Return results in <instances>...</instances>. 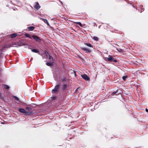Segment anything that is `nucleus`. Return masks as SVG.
<instances>
[{
	"mask_svg": "<svg viewBox=\"0 0 148 148\" xmlns=\"http://www.w3.org/2000/svg\"><path fill=\"white\" fill-rule=\"evenodd\" d=\"M53 64V62H47L46 63V64L49 66H52Z\"/></svg>",
	"mask_w": 148,
	"mask_h": 148,
	"instance_id": "nucleus-11",
	"label": "nucleus"
},
{
	"mask_svg": "<svg viewBox=\"0 0 148 148\" xmlns=\"http://www.w3.org/2000/svg\"><path fill=\"white\" fill-rule=\"evenodd\" d=\"M84 45H86L88 47L92 48H93V47L91 45L90 43H84Z\"/></svg>",
	"mask_w": 148,
	"mask_h": 148,
	"instance_id": "nucleus-9",
	"label": "nucleus"
},
{
	"mask_svg": "<svg viewBox=\"0 0 148 148\" xmlns=\"http://www.w3.org/2000/svg\"><path fill=\"white\" fill-rule=\"evenodd\" d=\"M109 58H106V59L107 61L112 62L114 61L115 62H117V60H115L112 56H109Z\"/></svg>",
	"mask_w": 148,
	"mask_h": 148,
	"instance_id": "nucleus-3",
	"label": "nucleus"
},
{
	"mask_svg": "<svg viewBox=\"0 0 148 148\" xmlns=\"http://www.w3.org/2000/svg\"><path fill=\"white\" fill-rule=\"evenodd\" d=\"M27 28L29 31H32L35 29V27L34 26H29Z\"/></svg>",
	"mask_w": 148,
	"mask_h": 148,
	"instance_id": "nucleus-12",
	"label": "nucleus"
},
{
	"mask_svg": "<svg viewBox=\"0 0 148 148\" xmlns=\"http://www.w3.org/2000/svg\"><path fill=\"white\" fill-rule=\"evenodd\" d=\"M127 78V76H123V77H122V79H123V80H124V81H125V79Z\"/></svg>",
	"mask_w": 148,
	"mask_h": 148,
	"instance_id": "nucleus-26",
	"label": "nucleus"
},
{
	"mask_svg": "<svg viewBox=\"0 0 148 148\" xmlns=\"http://www.w3.org/2000/svg\"><path fill=\"white\" fill-rule=\"evenodd\" d=\"M81 49L82 51H85L86 53H89L91 52V50L90 49L86 47H81Z\"/></svg>",
	"mask_w": 148,
	"mask_h": 148,
	"instance_id": "nucleus-5",
	"label": "nucleus"
},
{
	"mask_svg": "<svg viewBox=\"0 0 148 148\" xmlns=\"http://www.w3.org/2000/svg\"><path fill=\"white\" fill-rule=\"evenodd\" d=\"M10 46H11L10 45H5L4 46V47L5 48H8V47H10Z\"/></svg>",
	"mask_w": 148,
	"mask_h": 148,
	"instance_id": "nucleus-27",
	"label": "nucleus"
},
{
	"mask_svg": "<svg viewBox=\"0 0 148 148\" xmlns=\"http://www.w3.org/2000/svg\"><path fill=\"white\" fill-rule=\"evenodd\" d=\"M79 89V88H77L76 89V90H75L76 91H77V90Z\"/></svg>",
	"mask_w": 148,
	"mask_h": 148,
	"instance_id": "nucleus-32",
	"label": "nucleus"
},
{
	"mask_svg": "<svg viewBox=\"0 0 148 148\" xmlns=\"http://www.w3.org/2000/svg\"><path fill=\"white\" fill-rule=\"evenodd\" d=\"M116 50L119 52H122L123 51V50L120 48H116Z\"/></svg>",
	"mask_w": 148,
	"mask_h": 148,
	"instance_id": "nucleus-19",
	"label": "nucleus"
},
{
	"mask_svg": "<svg viewBox=\"0 0 148 148\" xmlns=\"http://www.w3.org/2000/svg\"><path fill=\"white\" fill-rule=\"evenodd\" d=\"M65 80V79H64L63 80Z\"/></svg>",
	"mask_w": 148,
	"mask_h": 148,
	"instance_id": "nucleus-38",
	"label": "nucleus"
},
{
	"mask_svg": "<svg viewBox=\"0 0 148 148\" xmlns=\"http://www.w3.org/2000/svg\"><path fill=\"white\" fill-rule=\"evenodd\" d=\"M49 100L51 101V103L52 105L55 106L59 102L60 99L59 97L57 96H54L51 97Z\"/></svg>",
	"mask_w": 148,
	"mask_h": 148,
	"instance_id": "nucleus-1",
	"label": "nucleus"
},
{
	"mask_svg": "<svg viewBox=\"0 0 148 148\" xmlns=\"http://www.w3.org/2000/svg\"><path fill=\"white\" fill-rule=\"evenodd\" d=\"M44 21V22L45 23H47V21Z\"/></svg>",
	"mask_w": 148,
	"mask_h": 148,
	"instance_id": "nucleus-33",
	"label": "nucleus"
},
{
	"mask_svg": "<svg viewBox=\"0 0 148 148\" xmlns=\"http://www.w3.org/2000/svg\"><path fill=\"white\" fill-rule=\"evenodd\" d=\"M113 92L114 93V92Z\"/></svg>",
	"mask_w": 148,
	"mask_h": 148,
	"instance_id": "nucleus-36",
	"label": "nucleus"
},
{
	"mask_svg": "<svg viewBox=\"0 0 148 148\" xmlns=\"http://www.w3.org/2000/svg\"><path fill=\"white\" fill-rule=\"evenodd\" d=\"M28 48H29V49H31V48H29V47Z\"/></svg>",
	"mask_w": 148,
	"mask_h": 148,
	"instance_id": "nucleus-34",
	"label": "nucleus"
},
{
	"mask_svg": "<svg viewBox=\"0 0 148 148\" xmlns=\"http://www.w3.org/2000/svg\"><path fill=\"white\" fill-rule=\"evenodd\" d=\"M4 96L2 93H0V100H4Z\"/></svg>",
	"mask_w": 148,
	"mask_h": 148,
	"instance_id": "nucleus-13",
	"label": "nucleus"
},
{
	"mask_svg": "<svg viewBox=\"0 0 148 148\" xmlns=\"http://www.w3.org/2000/svg\"><path fill=\"white\" fill-rule=\"evenodd\" d=\"M44 52L46 55V56H47V57H48V56H49L50 55L49 54V53L47 51L45 50L44 51Z\"/></svg>",
	"mask_w": 148,
	"mask_h": 148,
	"instance_id": "nucleus-20",
	"label": "nucleus"
},
{
	"mask_svg": "<svg viewBox=\"0 0 148 148\" xmlns=\"http://www.w3.org/2000/svg\"><path fill=\"white\" fill-rule=\"evenodd\" d=\"M116 93H112V95H114Z\"/></svg>",
	"mask_w": 148,
	"mask_h": 148,
	"instance_id": "nucleus-31",
	"label": "nucleus"
},
{
	"mask_svg": "<svg viewBox=\"0 0 148 148\" xmlns=\"http://www.w3.org/2000/svg\"><path fill=\"white\" fill-rule=\"evenodd\" d=\"M40 19H41V20H42L44 21H45V20H46L45 19L43 18H40Z\"/></svg>",
	"mask_w": 148,
	"mask_h": 148,
	"instance_id": "nucleus-30",
	"label": "nucleus"
},
{
	"mask_svg": "<svg viewBox=\"0 0 148 148\" xmlns=\"http://www.w3.org/2000/svg\"><path fill=\"white\" fill-rule=\"evenodd\" d=\"M18 111L21 113H25V110L23 108H19L18 109Z\"/></svg>",
	"mask_w": 148,
	"mask_h": 148,
	"instance_id": "nucleus-8",
	"label": "nucleus"
},
{
	"mask_svg": "<svg viewBox=\"0 0 148 148\" xmlns=\"http://www.w3.org/2000/svg\"><path fill=\"white\" fill-rule=\"evenodd\" d=\"M76 24H78L80 26H82V24L80 22H77L75 23Z\"/></svg>",
	"mask_w": 148,
	"mask_h": 148,
	"instance_id": "nucleus-23",
	"label": "nucleus"
},
{
	"mask_svg": "<svg viewBox=\"0 0 148 148\" xmlns=\"http://www.w3.org/2000/svg\"><path fill=\"white\" fill-rule=\"evenodd\" d=\"M100 26H99V28H100Z\"/></svg>",
	"mask_w": 148,
	"mask_h": 148,
	"instance_id": "nucleus-35",
	"label": "nucleus"
},
{
	"mask_svg": "<svg viewBox=\"0 0 148 148\" xmlns=\"http://www.w3.org/2000/svg\"><path fill=\"white\" fill-rule=\"evenodd\" d=\"M45 21H47V23H47V25H49V23L48 21L46 19V20H45Z\"/></svg>",
	"mask_w": 148,
	"mask_h": 148,
	"instance_id": "nucleus-29",
	"label": "nucleus"
},
{
	"mask_svg": "<svg viewBox=\"0 0 148 148\" xmlns=\"http://www.w3.org/2000/svg\"><path fill=\"white\" fill-rule=\"evenodd\" d=\"M49 58L50 60L51 61H53V59L52 57L51 56H50V55H49Z\"/></svg>",
	"mask_w": 148,
	"mask_h": 148,
	"instance_id": "nucleus-22",
	"label": "nucleus"
},
{
	"mask_svg": "<svg viewBox=\"0 0 148 148\" xmlns=\"http://www.w3.org/2000/svg\"><path fill=\"white\" fill-rule=\"evenodd\" d=\"M31 107H35L36 106V105L35 104H32V105H31Z\"/></svg>",
	"mask_w": 148,
	"mask_h": 148,
	"instance_id": "nucleus-28",
	"label": "nucleus"
},
{
	"mask_svg": "<svg viewBox=\"0 0 148 148\" xmlns=\"http://www.w3.org/2000/svg\"><path fill=\"white\" fill-rule=\"evenodd\" d=\"M4 88L5 89H8L9 88V86L7 85H5L4 86Z\"/></svg>",
	"mask_w": 148,
	"mask_h": 148,
	"instance_id": "nucleus-24",
	"label": "nucleus"
},
{
	"mask_svg": "<svg viewBox=\"0 0 148 148\" xmlns=\"http://www.w3.org/2000/svg\"><path fill=\"white\" fill-rule=\"evenodd\" d=\"M36 5L34 6V8L36 10H38L40 8V6L39 5L38 2H36Z\"/></svg>",
	"mask_w": 148,
	"mask_h": 148,
	"instance_id": "nucleus-7",
	"label": "nucleus"
},
{
	"mask_svg": "<svg viewBox=\"0 0 148 148\" xmlns=\"http://www.w3.org/2000/svg\"><path fill=\"white\" fill-rule=\"evenodd\" d=\"M82 77L84 79V80L87 81H90V78L89 77L85 74L82 75Z\"/></svg>",
	"mask_w": 148,
	"mask_h": 148,
	"instance_id": "nucleus-4",
	"label": "nucleus"
},
{
	"mask_svg": "<svg viewBox=\"0 0 148 148\" xmlns=\"http://www.w3.org/2000/svg\"><path fill=\"white\" fill-rule=\"evenodd\" d=\"M26 110L30 111L32 110V108L29 107H27L25 108Z\"/></svg>",
	"mask_w": 148,
	"mask_h": 148,
	"instance_id": "nucleus-25",
	"label": "nucleus"
},
{
	"mask_svg": "<svg viewBox=\"0 0 148 148\" xmlns=\"http://www.w3.org/2000/svg\"><path fill=\"white\" fill-rule=\"evenodd\" d=\"M31 113V112L29 111H25V113L26 115H29Z\"/></svg>",
	"mask_w": 148,
	"mask_h": 148,
	"instance_id": "nucleus-17",
	"label": "nucleus"
},
{
	"mask_svg": "<svg viewBox=\"0 0 148 148\" xmlns=\"http://www.w3.org/2000/svg\"><path fill=\"white\" fill-rule=\"evenodd\" d=\"M121 93V95H121V93Z\"/></svg>",
	"mask_w": 148,
	"mask_h": 148,
	"instance_id": "nucleus-37",
	"label": "nucleus"
},
{
	"mask_svg": "<svg viewBox=\"0 0 148 148\" xmlns=\"http://www.w3.org/2000/svg\"><path fill=\"white\" fill-rule=\"evenodd\" d=\"M32 38L36 41L40 42L41 39L39 37L36 35L32 36Z\"/></svg>",
	"mask_w": 148,
	"mask_h": 148,
	"instance_id": "nucleus-6",
	"label": "nucleus"
},
{
	"mask_svg": "<svg viewBox=\"0 0 148 148\" xmlns=\"http://www.w3.org/2000/svg\"><path fill=\"white\" fill-rule=\"evenodd\" d=\"M12 97L15 99V100L16 101V102L18 101L19 99L15 96H13Z\"/></svg>",
	"mask_w": 148,
	"mask_h": 148,
	"instance_id": "nucleus-15",
	"label": "nucleus"
},
{
	"mask_svg": "<svg viewBox=\"0 0 148 148\" xmlns=\"http://www.w3.org/2000/svg\"><path fill=\"white\" fill-rule=\"evenodd\" d=\"M67 86V85L66 84H64L62 88V90H65Z\"/></svg>",
	"mask_w": 148,
	"mask_h": 148,
	"instance_id": "nucleus-14",
	"label": "nucleus"
},
{
	"mask_svg": "<svg viewBox=\"0 0 148 148\" xmlns=\"http://www.w3.org/2000/svg\"><path fill=\"white\" fill-rule=\"evenodd\" d=\"M25 36H26V37L30 38V39H32V37H31L29 35V34H28V33H26V34H25Z\"/></svg>",
	"mask_w": 148,
	"mask_h": 148,
	"instance_id": "nucleus-18",
	"label": "nucleus"
},
{
	"mask_svg": "<svg viewBox=\"0 0 148 148\" xmlns=\"http://www.w3.org/2000/svg\"><path fill=\"white\" fill-rule=\"evenodd\" d=\"M32 51L33 52L35 53H38V54L40 55V53L39 52V51L37 49H32Z\"/></svg>",
	"mask_w": 148,
	"mask_h": 148,
	"instance_id": "nucleus-10",
	"label": "nucleus"
},
{
	"mask_svg": "<svg viewBox=\"0 0 148 148\" xmlns=\"http://www.w3.org/2000/svg\"><path fill=\"white\" fill-rule=\"evenodd\" d=\"M94 40L97 41L98 40V38L96 36H93L92 38Z\"/></svg>",
	"mask_w": 148,
	"mask_h": 148,
	"instance_id": "nucleus-21",
	"label": "nucleus"
},
{
	"mask_svg": "<svg viewBox=\"0 0 148 148\" xmlns=\"http://www.w3.org/2000/svg\"><path fill=\"white\" fill-rule=\"evenodd\" d=\"M60 84H58L56 85L54 89L52 90V92H58V91L60 89Z\"/></svg>",
	"mask_w": 148,
	"mask_h": 148,
	"instance_id": "nucleus-2",
	"label": "nucleus"
},
{
	"mask_svg": "<svg viewBox=\"0 0 148 148\" xmlns=\"http://www.w3.org/2000/svg\"><path fill=\"white\" fill-rule=\"evenodd\" d=\"M17 35V34L16 33H14L11 34V37L12 38H14L16 37Z\"/></svg>",
	"mask_w": 148,
	"mask_h": 148,
	"instance_id": "nucleus-16",
	"label": "nucleus"
}]
</instances>
